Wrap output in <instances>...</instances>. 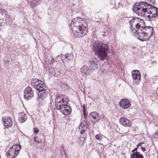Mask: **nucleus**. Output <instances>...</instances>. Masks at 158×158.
Segmentation results:
<instances>
[{
  "instance_id": "nucleus-1",
  "label": "nucleus",
  "mask_w": 158,
  "mask_h": 158,
  "mask_svg": "<svg viewBox=\"0 0 158 158\" xmlns=\"http://www.w3.org/2000/svg\"><path fill=\"white\" fill-rule=\"evenodd\" d=\"M134 11L139 16L144 17L146 19H151L158 15L156 7L145 2H140L135 4Z\"/></svg>"
},
{
  "instance_id": "nucleus-2",
  "label": "nucleus",
  "mask_w": 158,
  "mask_h": 158,
  "mask_svg": "<svg viewBox=\"0 0 158 158\" xmlns=\"http://www.w3.org/2000/svg\"><path fill=\"white\" fill-rule=\"evenodd\" d=\"M70 26L73 32L76 37H82L88 32L87 21L83 20L81 18L77 17L73 19Z\"/></svg>"
},
{
  "instance_id": "nucleus-3",
  "label": "nucleus",
  "mask_w": 158,
  "mask_h": 158,
  "mask_svg": "<svg viewBox=\"0 0 158 158\" xmlns=\"http://www.w3.org/2000/svg\"><path fill=\"white\" fill-rule=\"evenodd\" d=\"M109 49L107 44L100 43L98 41H96L94 44L93 50L97 54L98 57L102 60L106 59L107 55V51Z\"/></svg>"
},
{
  "instance_id": "nucleus-4",
  "label": "nucleus",
  "mask_w": 158,
  "mask_h": 158,
  "mask_svg": "<svg viewBox=\"0 0 158 158\" xmlns=\"http://www.w3.org/2000/svg\"><path fill=\"white\" fill-rule=\"evenodd\" d=\"M144 21L137 17L133 18L130 20V28L133 33H136L137 31H139L141 27L144 26Z\"/></svg>"
},
{
  "instance_id": "nucleus-5",
  "label": "nucleus",
  "mask_w": 158,
  "mask_h": 158,
  "mask_svg": "<svg viewBox=\"0 0 158 158\" xmlns=\"http://www.w3.org/2000/svg\"><path fill=\"white\" fill-rule=\"evenodd\" d=\"M69 101V98L67 96L62 94L58 95L55 100V103L56 108H60V107L63 105H67Z\"/></svg>"
},
{
  "instance_id": "nucleus-6",
  "label": "nucleus",
  "mask_w": 158,
  "mask_h": 158,
  "mask_svg": "<svg viewBox=\"0 0 158 158\" xmlns=\"http://www.w3.org/2000/svg\"><path fill=\"white\" fill-rule=\"evenodd\" d=\"M21 148L20 145L17 144L13 145L11 147L8 151L7 156L8 158H14L16 157L19 153V151Z\"/></svg>"
},
{
  "instance_id": "nucleus-7",
  "label": "nucleus",
  "mask_w": 158,
  "mask_h": 158,
  "mask_svg": "<svg viewBox=\"0 0 158 158\" xmlns=\"http://www.w3.org/2000/svg\"><path fill=\"white\" fill-rule=\"evenodd\" d=\"M31 84L34 88L40 92L44 89V85L43 83L40 80L36 78H33L31 80Z\"/></svg>"
},
{
  "instance_id": "nucleus-8",
  "label": "nucleus",
  "mask_w": 158,
  "mask_h": 158,
  "mask_svg": "<svg viewBox=\"0 0 158 158\" xmlns=\"http://www.w3.org/2000/svg\"><path fill=\"white\" fill-rule=\"evenodd\" d=\"M133 84L136 85L139 84L141 81V74L139 71L137 70H134L132 72Z\"/></svg>"
},
{
  "instance_id": "nucleus-9",
  "label": "nucleus",
  "mask_w": 158,
  "mask_h": 158,
  "mask_svg": "<svg viewBox=\"0 0 158 158\" xmlns=\"http://www.w3.org/2000/svg\"><path fill=\"white\" fill-rule=\"evenodd\" d=\"M89 119L93 124L98 123L100 120V117L99 114L96 112H93L89 114Z\"/></svg>"
},
{
  "instance_id": "nucleus-10",
  "label": "nucleus",
  "mask_w": 158,
  "mask_h": 158,
  "mask_svg": "<svg viewBox=\"0 0 158 158\" xmlns=\"http://www.w3.org/2000/svg\"><path fill=\"white\" fill-rule=\"evenodd\" d=\"M135 36L138 38L139 40L142 41L148 40L150 38L149 35H148L144 31H137L135 33Z\"/></svg>"
},
{
  "instance_id": "nucleus-11",
  "label": "nucleus",
  "mask_w": 158,
  "mask_h": 158,
  "mask_svg": "<svg viewBox=\"0 0 158 158\" xmlns=\"http://www.w3.org/2000/svg\"><path fill=\"white\" fill-rule=\"evenodd\" d=\"M33 94L32 88L28 87L24 91V97L26 99L30 100L33 96Z\"/></svg>"
},
{
  "instance_id": "nucleus-12",
  "label": "nucleus",
  "mask_w": 158,
  "mask_h": 158,
  "mask_svg": "<svg viewBox=\"0 0 158 158\" xmlns=\"http://www.w3.org/2000/svg\"><path fill=\"white\" fill-rule=\"evenodd\" d=\"M59 108H56L57 110H60L61 112L66 115L69 114L71 112V107L67 105L62 106Z\"/></svg>"
},
{
  "instance_id": "nucleus-13",
  "label": "nucleus",
  "mask_w": 158,
  "mask_h": 158,
  "mask_svg": "<svg viewBox=\"0 0 158 158\" xmlns=\"http://www.w3.org/2000/svg\"><path fill=\"white\" fill-rule=\"evenodd\" d=\"M2 120L3 123V125L5 127L8 128L12 126V119L10 117H4L2 118Z\"/></svg>"
},
{
  "instance_id": "nucleus-14",
  "label": "nucleus",
  "mask_w": 158,
  "mask_h": 158,
  "mask_svg": "<svg viewBox=\"0 0 158 158\" xmlns=\"http://www.w3.org/2000/svg\"><path fill=\"white\" fill-rule=\"evenodd\" d=\"M93 71V69H90L89 67L84 66L81 69V72L83 76H86L90 75Z\"/></svg>"
},
{
  "instance_id": "nucleus-15",
  "label": "nucleus",
  "mask_w": 158,
  "mask_h": 158,
  "mask_svg": "<svg viewBox=\"0 0 158 158\" xmlns=\"http://www.w3.org/2000/svg\"><path fill=\"white\" fill-rule=\"evenodd\" d=\"M98 60L96 58H92L91 60H89L88 64L89 66V68L90 69H93V71L96 68L98 67L97 64Z\"/></svg>"
},
{
  "instance_id": "nucleus-16",
  "label": "nucleus",
  "mask_w": 158,
  "mask_h": 158,
  "mask_svg": "<svg viewBox=\"0 0 158 158\" xmlns=\"http://www.w3.org/2000/svg\"><path fill=\"white\" fill-rule=\"evenodd\" d=\"M139 31H143V30H144L143 31L147 34L148 35H149V37H150L152 33L153 28L151 27H146L145 23L144 22V26H143L142 27H141Z\"/></svg>"
},
{
  "instance_id": "nucleus-17",
  "label": "nucleus",
  "mask_w": 158,
  "mask_h": 158,
  "mask_svg": "<svg viewBox=\"0 0 158 158\" xmlns=\"http://www.w3.org/2000/svg\"><path fill=\"white\" fill-rule=\"evenodd\" d=\"M119 104L123 109H125L129 108L131 106L130 101L125 99H121L119 102Z\"/></svg>"
},
{
  "instance_id": "nucleus-18",
  "label": "nucleus",
  "mask_w": 158,
  "mask_h": 158,
  "mask_svg": "<svg viewBox=\"0 0 158 158\" xmlns=\"http://www.w3.org/2000/svg\"><path fill=\"white\" fill-rule=\"evenodd\" d=\"M120 124L125 127H129L131 125V122L129 120L125 118H121L119 120Z\"/></svg>"
},
{
  "instance_id": "nucleus-19",
  "label": "nucleus",
  "mask_w": 158,
  "mask_h": 158,
  "mask_svg": "<svg viewBox=\"0 0 158 158\" xmlns=\"http://www.w3.org/2000/svg\"><path fill=\"white\" fill-rule=\"evenodd\" d=\"M27 118L26 114L23 113H20L19 116V121L20 123H22L25 122Z\"/></svg>"
},
{
  "instance_id": "nucleus-20",
  "label": "nucleus",
  "mask_w": 158,
  "mask_h": 158,
  "mask_svg": "<svg viewBox=\"0 0 158 158\" xmlns=\"http://www.w3.org/2000/svg\"><path fill=\"white\" fill-rule=\"evenodd\" d=\"M131 158H143V155L140 154L139 152H136L135 153L131 154Z\"/></svg>"
},
{
  "instance_id": "nucleus-21",
  "label": "nucleus",
  "mask_w": 158,
  "mask_h": 158,
  "mask_svg": "<svg viewBox=\"0 0 158 158\" xmlns=\"http://www.w3.org/2000/svg\"><path fill=\"white\" fill-rule=\"evenodd\" d=\"M79 129L80 130V132L82 134L85 133L87 129V127L85 125L82 123H81L79 127Z\"/></svg>"
},
{
  "instance_id": "nucleus-22",
  "label": "nucleus",
  "mask_w": 158,
  "mask_h": 158,
  "mask_svg": "<svg viewBox=\"0 0 158 158\" xmlns=\"http://www.w3.org/2000/svg\"><path fill=\"white\" fill-rule=\"evenodd\" d=\"M40 2L41 1L39 0H31L30 2L31 5L33 7H35V6L40 4Z\"/></svg>"
},
{
  "instance_id": "nucleus-23",
  "label": "nucleus",
  "mask_w": 158,
  "mask_h": 158,
  "mask_svg": "<svg viewBox=\"0 0 158 158\" xmlns=\"http://www.w3.org/2000/svg\"><path fill=\"white\" fill-rule=\"evenodd\" d=\"M45 88V87L44 86L43 90L39 92L40 93V97H43V98L45 97L48 94V91L47 90L44 89Z\"/></svg>"
},
{
  "instance_id": "nucleus-24",
  "label": "nucleus",
  "mask_w": 158,
  "mask_h": 158,
  "mask_svg": "<svg viewBox=\"0 0 158 158\" xmlns=\"http://www.w3.org/2000/svg\"><path fill=\"white\" fill-rule=\"evenodd\" d=\"M103 135L102 134H98L95 136V138L96 139L100 141L102 140V139Z\"/></svg>"
},
{
  "instance_id": "nucleus-25",
  "label": "nucleus",
  "mask_w": 158,
  "mask_h": 158,
  "mask_svg": "<svg viewBox=\"0 0 158 158\" xmlns=\"http://www.w3.org/2000/svg\"><path fill=\"white\" fill-rule=\"evenodd\" d=\"M82 112L84 114V117L85 118L86 117V113L85 111V105L84 104L83 106V110Z\"/></svg>"
},
{
  "instance_id": "nucleus-26",
  "label": "nucleus",
  "mask_w": 158,
  "mask_h": 158,
  "mask_svg": "<svg viewBox=\"0 0 158 158\" xmlns=\"http://www.w3.org/2000/svg\"><path fill=\"white\" fill-rule=\"evenodd\" d=\"M35 142L37 143H39L41 141V139H39L38 137H35Z\"/></svg>"
},
{
  "instance_id": "nucleus-27",
  "label": "nucleus",
  "mask_w": 158,
  "mask_h": 158,
  "mask_svg": "<svg viewBox=\"0 0 158 158\" xmlns=\"http://www.w3.org/2000/svg\"><path fill=\"white\" fill-rule=\"evenodd\" d=\"M66 57L69 60H70L72 58V56L71 54L70 55L68 54L66 55Z\"/></svg>"
},
{
  "instance_id": "nucleus-28",
  "label": "nucleus",
  "mask_w": 158,
  "mask_h": 158,
  "mask_svg": "<svg viewBox=\"0 0 158 158\" xmlns=\"http://www.w3.org/2000/svg\"><path fill=\"white\" fill-rule=\"evenodd\" d=\"M34 133L36 134L39 131V130L38 128L35 127L34 129Z\"/></svg>"
},
{
  "instance_id": "nucleus-29",
  "label": "nucleus",
  "mask_w": 158,
  "mask_h": 158,
  "mask_svg": "<svg viewBox=\"0 0 158 158\" xmlns=\"http://www.w3.org/2000/svg\"><path fill=\"white\" fill-rule=\"evenodd\" d=\"M64 146L63 145V144H62L61 146V152L62 151H63L64 152V153H65V150H64Z\"/></svg>"
},
{
  "instance_id": "nucleus-30",
  "label": "nucleus",
  "mask_w": 158,
  "mask_h": 158,
  "mask_svg": "<svg viewBox=\"0 0 158 158\" xmlns=\"http://www.w3.org/2000/svg\"><path fill=\"white\" fill-rule=\"evenodd\" d=\"M138 148L137 147L135 148L133 150L131 151V152H132V153H135L136 152H137V149Z\"/></svg>"
},
{
  "instance_id": "nucleus-31",
  "label": "nucleus",
  "mask_w": 158,
  "mask_h": 158,
  "mask_svg": "<svg viewBox=\"0 0 158 158\" xmlns=\"http://www.w3.org/2000/svg\"><path fill=\"white\" fill-rule=\"evenodd\" d=\"M144 144V143H139L138 145H136V147L138 148L139 147L142 146L143 145V144Z\"/></svg>"
},
{
  "instance_id": "nucleus-32",
  "label": "nucleus",
  "mask_w": 158,
  "mask_h": 158,
  "mask_svg": "<svg viewBox=\"0 0 158 158\" xmlns=\"http://www.w3.org/2000/svg\"><path fill=\"white\" fill-rule=\"evenodd\" d=\"M141 149L142 150L143 152H144L146 151V149H145V148L143 147L142 146H141Z\"/></svg>"
},
{
  "instance_id": "nucleus-33",
  "label": "nucleus",
  "mask_w": 158,
  "mask_h": 158,
  "mask_svg": "<svg viewBox=\"0 0 158 158\" xmlns=\"http://www.w3.org/2000/svg\"><path fill=\"white\" fill-rule=\"evenodd\" d=\"M154 136L155 137H156V138L158 139V133L155 134L154 135Z\"/></svg>"
},
{
  "instance_id": "nucleus-34",
  "label": "nucleus",
  "mask_w": 158,
  "mask_h": 158,
  "mask_svg": "<svg viewBox=\"0 0 158 158\" xmlns=\"http://www.w3.org/2000/svg\"><path fill=\"white\" fill-rule=\"evenodd\" d=\"M133 48L134 49H135V47H134Z\"/></svg>"
}]
</instances>
